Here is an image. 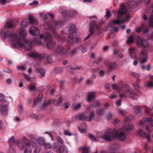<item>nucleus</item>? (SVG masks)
Wrapping results in <instances>:
<instances>
[{
  "instance_id": "obj_1",
  "label": "nucleus",
  "mask_w": 153,
  "mask_h": 153,
  "mask_svg": "<svg viewBox=\"0 0 153 153\" xmlns=\"http://www.w3.org/2000/svg\"><path fill=\"white\" fill-rule=\"evenodd\" d=\"M152 124L153 120L151 118H143L140 121L139 124L140 125L145 124V129L148 133V134L147 135L142 129H139L137 133L138 135H140L143 138H146L148 140L150 138V133L152 132L153 130Z\"/></svg>"
},
{
  "instance_id": "obj_2",
  "label": "nucleus",
  "mask_w": 153,
  "mask_h": 153,
  "mask_svg": "<svg viewBox=\"0 0 153 153\" xmlns=\"http://www.w3.org/2000/svg\"><path fill=\"white\" fill-rule=\"evenodd\" d=\"M66 31L70 32V33L68 35L69 38L70 39L69 43L71 45H72L74 43L73 39L77 37L76 29L74 25L70 23L68 25V27L66 28L65 31L64 30L63 28L62 30V33L64 34L68 33Z\"/></svg>"
},
{
  "instance_id": "obj_3",
  "label": "nucleus",
  "mask_w": 153,
  "mask_h": 153,
  "mask_svg": "<svg viewBox=\"0 0 153 153\" xmlns=\"http://www.w3.org/2000/svg\"><path fill=\"white\" fill-rule=\"evenodd\" d=\"M116 131H113L111 129H108L106 131H102L100 132H97V137L98 138H102L106 141H110L113 137L116 135Z\"/></svg>"
},
{
  "instance_id": "obj_4",
  "label": "nucleus",
  "mask_w": 153,
  "mask_h": 153,
  "mask_svg": "<svg viewBox=\"0 0 153 153\" xmlns=\"http://www.w3.org/2000/svg\"><path fill=\"white\" fill-rule=\"evenodd\" d=\"M120 90L122 91V92L119 93L120 97L124 98L129 96L133 100H136L138 98L137 94L134 92L131 91L127 85H125L122 88H120Z\"/></svg>"
},
{
  "instance_id": "obj_5",
  "label": "nucleus",
  "mask_w": 153,
  "mask_h": 153,
  "mask_svg": "<svg viewBox=\"0 0 153 153\" xmlns=\"http://www.w3.org/2000/svg\"><path fill=\"white\" fill-rule=\"evenodd\" d=\"M64 25V23L62 21L60 20H57L50 22L49 24L47 23L45 24L44 27L46 29L50 30L52 31L53 34L56 36L55 30L58 28L61 27Z\"/></svg>"
},
{
  "instance_id": "obj_6",
  "label": "nucleus",
  "mask_w": 153,
  "mask_h": 153,
  "mask_svg": "<svg viewBox=\"0 0 153 153\" xmlns=\"http://www.w3.org/2000/svg\"><path fill=\"white\" fill-rule=\"evenodd\" d=\"M125 7L124 4H121L120 5V9L118 11L117 16L118 18H121L123 15H125V19L121 21V23H124L125 22L129 20L131 18L129 12H127L125 10Z\"/></svg>"
},
{
  "instance_id": "obj_7",
  "label": "nucleus",
  "mask_w": 153,
  "mask_h": 153,
  "mask_svg": "<svg viewBox=\"0 0 153 153\" xmlns=\"http://www.w3.org/2000/svg\"><path fill=\"white\" fill-rule=\"evenodd\" d=\"M29 56L30 57H33L35 59L39 60H41L46 57V61L49 63H51L53 62L52 56L51 55H47L46 56L44 54H40L38 53H35L33 52H31L29 54Z\"/></svg>"
},
{
  "instance_id": "obj_8",
  "label": "nucleus",
  "mask_w": 153,
  "mask_h": 153,
  "mask_svg": "<svg viewBox=\"0 0 153 153\" xmlns=\"http://www.w3.org/2000/svg\"><path fill=\"white\" fill-rule=\"evenodd\" d=\"M53 148L54 151L57 153H68L67 148L64 145L62 146L56 143L53 145Z\"/></svg>"
},
{
  "instance_id": "obj_9",
  "label": "nucleus",
  "mask_w": 153,
  "mask_h": 153,
  "mask_svg": "<svg viewBox=\"0 0 153 153\" xmlns=\"http://www.w3.org/2000/svg\"><path fill=\"white\" fill-rule=\"evenodd\" d=\"M22 143L19 144L18 141H17V143L19 149H23L24 148L27 146H30V140H27V138L25 136L22 137Z\"/></svg>"
},
{
  "instance_id": "obj_10",
  "label": "nucleus",
  "mask_w": 153,
  "mask_h": 153,
  "mask_svg": "<svg viewBox=\"0 0 153 153\" xmlns=\"http://www.w3.org/2000/svg\"><path fill=\"white\" fill-rule=\"evenodd\" d=\"M22 143L19 144L18 141H17V143L19 149H23L24 148L27 146H30V140H27V138L25 136L22 137Z\"/></svg>"
},
{
  "instance_id": "obj_11",
  "label": "nucleus",
  "mask_w": 153,
  "mask_h": 153,
  "mask_svg": "<svg viewBox=\"0 0 153 153\" xmlns=\"http://www.w3.org/2000/svg\"><path fill=\"white\" fill-rule=\"evenodd\" d=\"M6 99H5L1 101L0 105V110L3 114L7 115L8 114L7 107L9 103L8 102L6 101Z\"/></svg>"
},
{
  "instance_id": "obj_12",
  "label": "nucleus",
  "mask_w": 153,
  "mask_h": 153,
  "mask_svg": "<svg viewBox=\"0 0 153 153\" xmlns=\"http://www.w3.org/2000/svg\"><path fill=\"white\" fill-rule=\"evenodd\" d=\"M140 3V1L139 0H131L128 2L126 5H124L125 7V10L127 12H129L128 11L127 8H134L135 7V5L139 4Z\"/></svg>"
},
{
  "instance_id": "obj_13",
  "label": "nucleus",
  "mask_w": 153,
  "mask_h": 153,
  "mask_svg": "<svg viewBox=\"0 0 153 153\" xmlns=\"http://www.w3.org/2000/svg\"><path fill=\"white\" fill-rule=\"evenodd\" d=\"M140 63L143 64L146 62L148 58V53L147 50L143 49L140 51Z\"/></svg>"
},
{
  "instance_id": "obj_14",
  "label": "nucleus",
  "mask_w": 153,
  "mask_h": 153,
  "mask_svg": "<svg viewBox=\"0 0 153 153\" xmlns=\"http://www.w3.org/2000/svg\"><path fill=\"white\" fill-rule=\"evenodd\" d=\"M104 63L108 67V70L109 71L112 70H115L117 68V65L115 62H112L105 60L104 61Z\"/></svg>"
},
{
  "instance_id": "obj_15",
  "label": "nucleus",
  "mask_w": 153,
  "mask_h": 153,
  "mask_svg": "<svg viewBox=\"0 0 153 153\" xmlns=\"http://www.w3.org/2000/svg\"><path fill=\"white\" fill-rule=\"evenodd\" d=\"M137 38V42L140 47L142 48H146L149 47V45L146 41L144 40H141L140 38L138 36Z\"/></svg>"
},
{
  "instance_id": "obj_16",
  "label": "nucleus",
  "mask_w": 153,
  "mask_h": 153,
  "mask_svg": "<svg viewBox=\"0 0 153 153\" xmlns=\"http://www.w3.org/2000/svg\"><path fill=\"white\" fill-rule=\"evenodd\" d=\"M96 27L97 30L99 31L100 28L97 25V21L95 20H92L90 22L89 31L94 32V29Z\"/></svg>"
},
{
  "instance_id": "obj_17",
  "label": "nucleus",
  "mask_w": 153,
  "mask_h": 153,
  "mask_svg": "<svg viewBox=\"0 0 153 153\" xmlns=\"http://www.w3.org/2000/svg\"><path fill=\"white\" fill-rule=\"evenodd\" d=\"M29 31L30 34L36 36H38L40 31L39 29L34 26H31L29 28Z\"/></svg>"
},
{
  "instance_id": "obj_18",
  "label": "nucleus",
  "mask_w": 153,
  "mask_h": 153,
  "mask_svg": "<svg viewBox=\"0 0 153 153\" xmlns=\"http://www.w3.org/2000/svg\"><path fill=\"white\" fill-rule=\"evenodd\" d=\"M113 131H116V136L114 137H113L112 138V139L113 138H114L116 137H117L118 139L120 140L121 141H123L125 140V135L123 132H117L116 130H113Z\"/></svg>"
},
{
  "instance_id": "obj_19",
  "label": "nucleus",
  "mask_w": 153,
  "mask_h": 153,
  "mask_svg": "<svg viewBox=\"0 0 153 153\" xmlns=\"http://www.w3.org/2000/svg\"><path fill=\"white\" fill-rule=\"evenodd\" d=\"M57 54L60 55H62L65 53L66 49L62 46L60 45L58 47L56 50Z\"/></svg>"
},
{
  "instance_id": "obj_20",
  "label": "nucleus",
  "mask_w": 153,
  "mask_h": 153,
  "mask_svg": "<svg viewBox=\"0 0 153 153\" xmlns=\"http://www.w3.org/2000/svg\"><path fill=\"white\" fill-rule=\"evenodd\" d=\"M96 97V93L94 92H91L88 93L87 95V100L88 102H90L92 100Z\"/></svg>"
},
{
  "instance_id": "obj_21",
  "label": "nucleus",
  "mask_w": 153,
  "mask_h": 153,
  "mask_svg": "<svg viewBox=\"0 0 153 153\" xmlns=\"http://www.w3.org/2000/svg\"><path fill=\"white\" fill-rule=\"evenodd\" d=\"M15 23L14 22L10 21L7 22L4 25V27L7 29H9L12 27H14L15 26Z\"/></svg>"
},
{
  "instance_id": "obj_22",
  "label": "nucleus",
  "mask_w": 153,
  "mask_h": 153,
  "mask_svg": "<svg viewBox=\"0 0 153 153\" xmlns=\"http://www.w3.org/2000/svg\"><path fill=\"white\" fill-rule=\"evenodd\" d=\"M95 115L93 111H91L90 114L87 115L85 114V120L89 121H91L94 118Z\"/></svg>"
},
{
  "instance_id": "obj_23",
  "label": "nucleus",
  "mask_w": 153,
  "mask_h": 153,
  "mask_svg": "<svg viewBox=\"0 0 153 153\" xmlns=\"http://www.w3.org/2000/svg\"><path fill=\"white\" fill-rule=\"evenodd\" d=\"M1 36L2 37L3 36L4 39H6L8 37L10 36L11 35H12V33L9 30H7L4 33V30H2L1 31Z\"/></svg>"
},
{
  "instance_id": "obj_24",
  "label": "nucleus",
  "mask_w": 153,
  "mask_h": 153,
  "mask_svg": "<svg viewBox=\"0 0 153 153\" xmlns=\"http://www.w3.org/2000/svg\"><path fill=\"white\" fill-rule=\"evenodd\" d=\"M36 71L41 75V77H44L45 76V71L43 68H36L35 69Z\"/></svg>"
},
{
  "instance_id": "obj_25",
  "label": "nucleus",
  "mask_w": 153,
  "mask_h": 153,
  "mask_svg": "<svg viewBox=\"0 0 153 153\" xmlns=\"http://www.w3.org/2000/svg\"><path fill=\"white\" fill-rule=\"evenodd\" d=\"M29 24L31 25H35L37 23L38 21L36 19L31 16H29L28 19Z\"/></svg>"
},
{
  "instance_id": "obj_26",
  "label": "nucleus",
  "mask_w": 153,
  "mask_h": 153,
  "mask_svg": "<svg viewBox=\"0 0 153 153\" xmlns=\"http://www.w3.org/2000/svg\"><path fill=\"white\" fill-rule=\"evenodd\" d=\"M56 44V42L54 40H51L48 41L47 44V46L49 49L54 47Z\"/></svg>"
},
{
  "instance_id": "obj_27",
  "label": "nucleus",
  "mask_w": 153,
  "mask_h": 153,
  "mask_svg": "<svg viewBox=\"0 0 153 153\" xmlns=\"http://www.w3.org/2000/svg\"><path fill=\"white\" fill-rule=\"evenodd\" d=\"M129 53L131 56V57L134 58H135L137 57V55L135 53V49L133 47L129 49Z\"/></svg>"
},
{
  "instance_id": "obj_28",
  "label": "nucleus",
  "mask_w": 153,
  "mask_h": 153,
  "mask_svg": "<svg viewBox=\"0 0 153 153\" xmlns=\"http://www.w3.org/2000/svg\"><path fill=\"white\" fill-rule=\"evenodd\" d=\"M100 102L99 100L92 101L91 103V106L94 108H97L100 105Z\"/></svg>"
},
{
  "instance_id": "obj_29",
  "label": "nucleus",
  "mask_w": 153,
  "mask_h": 153,
  "mask_svg": "<svg viewBox=\"0 0 153 153\" xmlns=\"http://www.w3.org/2000/svg\"><path fill=\"white\" fill-rule=\"evenodd\" d=\"M63 101V99L62 97H60L59 101L56 100H54L53 101L54 104L55 106H58L59 105H62Z\"/></svg>"
},
{
  "instance_id": "obj_30",
  "label": "nucleus",
  "mask_w": 153,
  "mask_h": 153,
  "mask_svg": "<svg viewBox=\"0 0 153 153\" xmlns=\"http://www.w3.org/2000/svg\"><path fill=\"white\" fill-rule=\"evenodd\" d=\"M12 46L17 48H20L23 47V44L20 42L18 41L12 44Z\"/></svg>"
},
{
  "instance_id": "obj_31",
  "label": "nucleus",
  "mask_w": 153,
  "mask_h": 153,
  "mask_svg": "<svg viewBox=\"0 0 153 153\" xmlns=\"http://www.w3.org/2000/svg\"><path fill=\"white\" fill-rule=\"evenodd\" d=\"M105 111L104 108L103 107L98 108L97 110V112L99 116L103 114Z\"/></svg>"
},
{
  "instance_id": "obj_32",
  "label": "nucleus",
  "mask_w": 153,
  "mask_h": 153,
  "mask_svg": "<svg viewBox=\"0 0 153 153\" xmlns=\"http://www.w3.org/2000/svg\"><path fill=\"white\" fill-rule=\"evenodd\" d=\"M124 128L127 131H130L134 128V126L132 124H129L128 125H125L124 126Z\"/></svg>"
},
{
  "instance_id": "obj_33",
  "label": "nucleus",
  "mask_w": 153,
  "mask_h": 153,
  "mask_svg": "<svg viewBox=\"0 0 153 153\" xmlns=\"http://www.w3.org/2000/svg\"><path fill=\"white\" fill-rule=\"evenodd\" d=\"M8 142L10 146H12L14 144L15 142V140L14 136H12V137L9 139Z\"/></svg>"
},
{
  "instance_id": "obj_34",
  "label": "nucleus",
  "mask_w": 153,
  "mask_h": 153,
  "mask_svg": "<svg viewBox=\"0 0 153 153\" xmlns=\"http://www.w3.org/2000/svg\"><path fill=\"white\" fill-rule=\"evenodd\" d=\"M29 24L28 19L25 18L22 21L21 23V25L23 27H26V26Z\"/></svg>"
},
{
  "instance_id": "obj_35",
  "label": "nucleus",
  "mask_w": 153,
  "mask_h": 153,
  "mask_svg": "<svg viewBox=\"0 0 153 153\" xmlns=\"http://www.w3.org/2000/svg\"><path fill=\"white\" fill-rule=\"evenodd\" d=\"M86 114V112H85L83 114H80L78 115V118L80 121L85 120V114Z\"/></svg>"
},
{
  "instance_id": "obj_36",
  "label": "nucleus",
  "mask_w": 153,
  "mask_h": 153,
  "mask_svg": "<svg viewBox=\"0 0 153 153\" xmlns=\"http://www.w3.org/2000/svg\"><path fill=\"white\" fill-rule=\"evenodd\" d=\"M10 40L13 42H14L17 40V36L15 34H12L10 36Z\"/></svg>"
},
{
  "instance_id": "obj_37",
  "label": "nucleus",
  "mask_w": 153,
  "mask_h": 153,
  "mask_svg": "<svg viewBox=\"0 0 153 153\" xmlns=\"http://www.w3.org/2000/svg\"><path fill=\"white\" fill-rule=\"evenodd\" d=\"M140 108L138 105H136L134 107V109L137 114H141L142 111L140 109Z\"/></svg>"
},
{
  "instance_id": "obj_38",
  "label": "nucleus",
  "mask_w": 153,
  "mask_h": 153,
  "mask_svg": "<svg viewBox=\"0 0 153 153\" xmlns=\"http://www.w3.org/2000/svg\"><path fill=\"white\" fill-rule=\"evenodd\" d=\"M38 143L40 145L43 146L45 144V140L43 137H39L38 138Z\"/></svg>"
},
{
  "instance_id": "obj_39",
  "label": "nucleus",
  "mask_w": 153,
  "mask_h": 153,
  "mask_svg": "<svg viewBox=\"0 0 153 153\" xmlns=\"http://www.w3.org/2000/svg\"><path fill=\"white\" fill-rule=\"evenodd\" d=\"M59 12L64 17H66L67 15V11L65 9H63L62 8H59Z\"/></svg>"
},
{
  "instance_id": "obj_40",
  "label": "nucleus",
  "mask_w": 153,
  "mask_h": 153,
  "mask_svg": "<svg viewBox=\"0 0 153 153\" xmlns=\"http://www.w3.org/2000/svg\"><path fill=\"white\" fill-rule=\"evenodd\" d=\"M88 137L92 142H96L97 140V139L94 136L90 133L88 134Z\"/></svg>"
},
{
  "instance_id": "obj_41",
  "label": "nucleus",
  "mask_w": 153,
  "mask_h": 153,
  "mask_svg": "<svg viewBox=\"0 0 153 153\" xmlns=\"http://www.w3.org/2000/svg\"><path fill=\"white\" fill-rule=\"evenodd\" d=\"M150 79L152 81H150L148 82L146 84V85L151 87H153V76H151Z\"/></svg>"
},
{
  "instance_id": "obj_42",
  "label": "nucleus",
  "mask_w": 153,
  "mask_h": 153,
  "mask_svg": "<svg viewBox=\"0 0 153 153\" xmlns=\"http://www.w3.org/2000/svg\"><path fill=\"white\" fill-rule=\"evenodd\" d=\"M111 16V14L109 10L108 9H107L106 13L103 18V19L106 20L108 19Z\"/></svg>"
},
{
  "instance_id": "obj_43",
  "label": "nucleus",
  "mask_w": 153,
  "mask_h": 153,
  "mask_svg": "<svg viewBox=\"0 0 153 153\" xmlns=\"http://www.w3.org/2000/svg\"><path fill=\"white\" fill-rule=\"evenodd\" d=\"M26 31L25 29L22 28L20 31L19 33L21 36H25L26 35Z\"/></svg>"
},
{
  "instance_id": "obj_44",
  "label": "nucleus",
  "mask_w": 153,
  "mask_h": 153,
  "mask_svg": "<svg viewBox=\"0 0 153 153\" xmlns=\"http://www.w3.org/2000/svg\"><path fill=\"white\" fill-rule=\"evenodd\" d=\"M69 15L71 17H74L76 16L77 14V12L75 11L71 10L69 12Z\"/></svg>"
},
{
  "instance_id": "obj_45",
  "label": "nucleus",
  "mask_w": 153,
  "mask_h": 153,
  "mask_svg": "<svg viewBox=\"0 0 153 153\" xmlns=\"http://www.w3.org/2000/svg\"><path fill=\"white\" fill-rule=\"evenodd\" d=\"M52 36L51 35L48 33L47 34L45 37V41H49L51 40H51V38H52Z\"/></svg>"
},
{
  "instance_id": "obj_46",
  "label": "nucleus",
  "mask_w": 153,
  "mask_h": 153,
  "mask_svg": "<svg viewBox=\"0 0 153 153\" xmlns=\"http://www.w3.org/2000/svg\"><path fill=\"white\" fill-rule=\"evenodd\" d=\"M140 82V79H137L136 80V83L134 85V88L135 89H137L140 87V86L139 84Z\"/></svg>"
},
{
  "instance_id": "obj_47",
  "label": "nucleus",
  "mask_w": 153,
  "mask_h": 153,
  "mask_svg": "<svg viewBox=\"0 0 153 153\" xmlns=\"http://www.w3.org/2000/svg\"><path fill=\"white\" fill-rule=\"evenodd\" d=\"M41 101V100H40L39 98H38V97L37 98H35L34 99V104H33V106L35 107L36 104L38 103H39Z\"/></svg>"
},
{
  "instance_id": "obj_48",
  "label": "nucleus",
  "mask_w": 153,
  "mask_h": 153,
  "mask_svg": "<svg viewBox=\"0 0 153 153\" xmlns=\"http://www.w3.org/2000/svg\"><path fill=\"white\" fill-rule=\"evenodd\" d=\"M25 148L24 153H30L31 152V149L30 146H27Z\"/></svg>"
},
{
  "instance_id": "obj_49",
  "label": "nucleus",
  "mask_w": 153,
  "mask_h": 153,
  "mask_svg": "<svg viewBox=\"0 0 153 153\" xmlns=\"http://www.w3.org/2000/svg\"><path fill=\"white\" fill-rule=\"evenodd\" d=\"M145 108V111L147 114L150 116H153L152 114L150 113V111L151 110V109H149V108L147 107L146 106Z\"/></svg>"
},
{
  "instance_id": "obj_50",
  "label": "nucleus",
  "mask_w": 153,
  "mask_h": 153,
  "mask_svg": "<svg viewBox=\"0 0 153 153\" xmlns=\"http://www.w3.org/2000/svg\"><path fill=\"white\" fill-rule=\"evenodd\" d=\"M56 140L57 141L60 143L62 144H63V141L62 140V139L59 136H56Z\"/></svg>"
},
{
  "instance_id": "obj_51",
  "label": "nucleus",
  "mask_w": 153,
  "mask_h": 153,
  "mask_svg": "<svg viewBox=\"0 0 153 153\" xmlns=\"http://www.w3.org/2000/svg\"><path fill=\"white\" fill-rule=\"evenodd\" d=\"M149 22L150 26L153 27V15L150 17L149 19Z\"/></svg>"
},
{
  "instance_id": "obj_52",
  "label": "nucleus",
  "mask_w": 153,
  "mask_h": 153,
  "mask_svg": "<svg viewBox=\"0 0 153 153\" xmlns=\"http://www.w3.org/2000/svg\"><path fill=\"white\" fill-rule=\"evenodd\" d=\"M73 107L74 110H78L81 107V104L80 103H79L76 104V105L74 106Z\"/></svg>"
},
{
  "instance_id": "obj_53",
  "label": "nucleus",
  "mask_w": 153,
  "mask_h": 153,
  "mask_svg": "<svg viewBox=\"0 0 153 153\" xmlns=\"http://www.w3.org/2000/svg\"><path fill=\"white\" fill-rule=\"evenodd\" d=\"M62 72V69L60 67L57 68L55 69V72L57 74H60Z\"/></svg>"
},
{
  "instance_id": "obj_54",
  "label": "nucleus",
  "mask_w": 153,
  "mask_h": 153,
  "mask_svg": "<svg viewBox=\"0 0 153 153\" xmlns=\"http://www.w3.org/2000/svg\"><path fill=\"white\" fill-rule=\"evenodd\" d=\"M134 40L132 36L129 37L127 40L128 43H132L133 42Z\"/></svg>"
},
{
  "instance_id": "obj_55",
  "label": "nucleus",
  "mask_w": 153,
  "mask_h": 153,
  "mask_svg": "<svg viewBox=\"0 0 153 153\" xmlns=\"http://www.w3.org/2000/svg\"><path fill=\"white\" fill-rule=\"evenodd\" d=\"M125 85H123L121 87H120V88H118V87H117V86L116 85H115V84H114L113 85H112V88H113V89H118V90H119V91H120V92H122V91H121V90H120V88H122L124 86H125ZM120 93V92H119V93Z\"/></svg>"
},
{
  "instance_id": "obj_56",
  "label": "nucleus",
  "mask_w": 153,
  "mask_h": 153,
  "mask_svg": "<svg viewBox=\"0 0 153 153\" xmlns=\"http://www.w3.org/2000/svg\"><path fill=\"white\" fill-rule=\"evenodd\" d=\"M112 117V114L111 112H109L108 114L106 115V117L107 119L109 120L111 119Z\"/></svg>"
},
{
  "instance_id": "obj_57",
  "label": "nucleus",
  "mask_w": 153,
  "mask_h": 153,
  "mask_svg": "<svg viewBox=\"0 0 153 153\" xmlns=\"http://www.w3.org/2000/svg\"><path fill=\"white\" fill-rule=\"evenodd\" d=\"M18 111L19 113L20 114L22 113L23 111V108L21 105L18 106Z\"/></svg>"
},
{
  "instance_id": "obj_58",
  "label": "nucleus",
  "mask_w": 153,
  "mask_h": 153,
  "mask_svg": "<svg viewBox=\"0 0 153 153\" xmlns=\"http://www.w3.org/2000/svg\"><path fill=\"white\" fill-rule=\"evenodd\" d=\"M33 42L34 44H39L40 42L39 40V39L36 37L33 39Z\"/></svg>"
},
{
  "instance_id": "obj_59",
  "label": "nucleus",
  "mask_w": 153,
  "mask_h": 153,
  "mask_svg": "<svg viewBox=\"0 0 153 153\" xmlns=\"http://www.w3.org/2000/svg\"><path fill=\"white\" fill-rule=\"evenodd\" d=\"M78 129L79 132L81 133H83L86 131V130L84 128H81L79 127H78Z\"/></svg>"
},
{
  "instance_id": "obj_60",
  "label": "nucleus",
  "mask_w": 153,
  "mask_h": 153,
  "mask_svg": "<svg viewBox=\"0 0 153 153\" xmlns=\"http://www.w3.org/2000/svg\"><path fill=\"white\" fill-rule=\"evenodd\" d=\"M3 71L5 72L8 73H12V71L10 69L7 68H4Z\"/></svg>"
},
{
  "instance_id": "obj_61",
  "label": "nucleus",
  "mask_w": 153,
  "mask_h": 153,
  "mask_svg": "<svg viewBox=\"0 0 153 153\" xmlns=\"http://www.w3.org/2000/svg\"><path fill=\"white\" fill-rule=\"evenodd\" d=\"M36 89V87L34 85H31L30 86L29 89L32 91L35 90Z\"/></svg>"
},
{
  "instance_id": "obj_62",
  "label": "nucleus",
  "mask_w": 153,
  "mask_h": 153,
  "mask_svg": "<svg viewBox=\"0 0 153 153\" xmlns=\"http://www.w3.org/2000/svg\"><path fill=\"white\" fill-rule=\"evenodd\" d=\"M132 74L134 77L136 78H138L140 76V75L139 74L134 72H132Z\"/></svg>"
},
{
  "instance_id": "obj_63",
  "label": "nucleus",
  "mask_w": 153,
  "mask_h": 153,
  "mask_svg": "<svg viewBox=\"0 0 153 153\" xmlns=\"http://www.w3.org/2000/svg\"><path fill=\"white\" fill-rule=\"evenodd\" d=\"M86 83L88 85H91L93 84V82L88 79L86 82Z\"/></svg>"
},
{
  "instance_id": "obj_64",
  "label": "nucleus",
  "mask_w": 153,
  "mask_h": 153,
  "mask_svg": "<svg viewBox=\"0 0 153 153\" xmlns=\"http://www.w3.org/2000/svg\"><path fill=\"white\" fill-rule=\"evenodd\" d=\"M89 149L88 147H84L83 149L82 153H88Z\"/></svg>"
}]
</instances>
